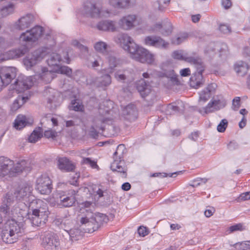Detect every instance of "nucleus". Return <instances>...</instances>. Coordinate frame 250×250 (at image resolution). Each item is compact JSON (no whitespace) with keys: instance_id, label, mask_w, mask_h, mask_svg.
<instances>
[{"instance_id":"nucleus-14","label":"nucleus","mask_w":250,"mask_h":250,"mask_svg":"<svg viewBox=\"0 0 250 250\" xmlns=\"http://www.w3.org/2000/svg\"><path fill=\"white\" fill-rule=\"evenodd\" d=\"M17 69L13 67H2L0 68V89L9 84L16 77Z\"/></svg>"},{"instance_id":"nucleus-54","label":"nucleus","mask_w":250,"mask_h":250,"mask_svg":"<svg viewBox=\"0 0 250 250\" xmlns=\"http://www.w3.org/2000/svg\"><path fill=\"white\" fill-rule=\"evenodd\" d=\"M183 109H180L178 106L174 105L173 104H169L167 108V113L170 115L173 114L175 113L179 112L182 111Z\"/></svg>"},{"instance_id":"nucleus-43","label":"nucleus","mask_w":250,"mask_h":250,"mask_svg":"<svg viewBox=\"0 0 250 250\" xmlns=\"http://www.w3.org/2000/svg\"><path fill=\"white\" fill-rule=\"evenodd\" d=\"M42 71V72L40 76L41 79L47 83L51 82L54 78L53 74L51 72V71H48L45 68H43Z\"/></svg>"},{"instance_id":"nucleus-58","label":"nucleus","mask_w":250,"mask_h":250,"mask_svg":"<svg viewBox=\"0 0 250 250\" xmlns=\"http://www.w3.org/2000/svg\"><path fill=\"white\" fill-rule=\"evenodd\" d=\"M45 121L51 122L52 123V125L54 126L57 125H58V121H57V119L53 118V117L50 118V117H43L41 121V124L42 126L43 127V125Z\"/></svg>"},{"instance_id":"nucleus-49","label":"nucleus","mask_w":250,"mask_h":250,"mask_svg":"<svg viewBox=\"0 0 250 250\" xmlns=\"http://www.w3.org/2000/svg\"><path fill=\"white\" fill-rule=\"evenodd\" d=\"M69 109L75 111L82 112L84 110V107L83 105L82 104L77 102V100H74L72 101L71 103V104L69 106Z\"/></svg>"},{"instance_id":"nucleus-31","label":"nucleus","mask_w":250,"mask_h":250,"mask_svg":"<svg viewBox=\"0 0 250 250\" xmlns=\"http://www.w3.org/2000/svg\"><path fill=\"white\" fill-rule=\"evenodd\" d=\"M136 17H123L119 21V25L124 30H129L134 26Z\"/></svg>"},{"instance_id":"nucleus-23","label":"nucleus","mask_w":250,"mask_h":250,"mask_svg":"<svg viewBox=\"0 0 250 250\" xmlns=\"http://www.w3.org/2000/svg\"><path fill=\"white\" fill-rule=\"evenodd\" d=\"M32 190V187L26 182L21 183L17 188L14 194L17 200H20L30 195Z\"/></svg>"},{"instance_id":"nucleus-9","label":"nucleus","mask_w":250,"mask_h":250,"mask_svg":"<svg viewBox=\"0 0 250 250\" xmlns=\"http://www.w3.org/2000/svg\"><path fill=\"white\" fill-rule=\"evenodd\" d=\"M35 78L33 76L27 77L24 75L19 76L14 84L11 85L12 88L18 93H21L25 90L30 89L33 85Z\"/></svg>"},{"instance_id":"nucleus-56","label":"nucleus","mask_w":250,"mask_h":250,"mask_svg":"<svg viewBox=\"0 0 250 250\" xmlns=\"http://www.w3.org/2000/svg\"><path fill=\"white\" fill-rule=\"evenodd\" d=\"M245 229L242 224L239 223L234 225L231 226L229 228L228 231L229 233L237 231H242Z\"/></svg>"},{"instance_id":"nucleus-3","label":"nucleus","mask_w":250,"mask_h":250,"mask_svg":"<svg viewBox=\"0 0 250 250\" xmlns=\"http://www.w3.org/2000/svg\"><path fill=\"white\" fill-rule=\"evenodd\" d=\"M50 42V43H47L46 46L38 48L24 58L23 62L27 69L31 68L39 63L46 55L53 50L56 42L53 39H51Z\"/></svg>"},{"instance_id":"nucleus-42","label":"nucleus","mask_w":250,"mask_h":250,"mask_svg":"<svg viewBox=\"0 0 250 250\" xmlns=\"http://www.w3.org/2000/svg\"><path fill=\"white\" fill-rule=\"evenodd\" d=\"M163 77L167 78L168 83H175L178 81L177 75L172 69L165 71L163 74Z\"/></svg>"},{"instance_id":"nucleus-18","label":"nucleus","mask_w":250,"mask_h":250,"mask_svg":"<svg viewBox=\"0 0 250 250\" xmlns=\"http://www.w3.org/2000/svg\"><path fill=\"white\" fill-rule=\"evenodd\" d=\"M47 97V102L51 104V107L53 108L58 106L61 102V94L56 89L52 88H46L44 92Z\"/></svg>"},{"instance_id":"nucleus-17","label":"nucleus","mask_w":250,"mask_h":250,"mask_svg":"<svg viewBox=\"0 0 250 250\" xmlns=\"http://www.w3.org/2000/svg\"><path fill=\"white\" fill-rule=\"evenodd\" d=\"M142 82V104L144 106L152 105L154 101V95L151 93V86L147 84L146 81Z\"/></svg>"},{"instance_id":"nucleus-12","label":"nucleus","mask_w":250,"mask_h":250,"mask_svg":"<svg viewBox=\"0 0 250 250\" xmlns=\"http://www.w3.org/2000/svg\"><path fill=\"white\" fill-rule=\"evenodd\" d=\"M41 245L45 250H57L60 246V240L53 232H47L42 238Z\"/></svg>"},{"instance_id":"nucleus-11","label":"nucleus","mask_w":250,"mask_h":250,"mask_svg":"<svg viewBox=\"0 0 250 250\" xmlns=\"http://www.w3.org/2000/svg\"><path fill=\"white\" fill-rule=\"evenodd\" d=\"M36 189L42 194H49L52 189V181L46 174H42L36 180Z\"/></svg>"},{"instance_id":"nucleus-32","label":"nucleus","mask_w":250,"mask_h":250,"mask_svg":"<svg viewBox=\"0 0 250 250\" xmlns=\"http://www.w3.org/2000/svg\"><path fill=\"white\" fill-rule=\"evenodd\" d=\"M135 0H109L110 5L117 8H125L133 4Z\"/></svg>"},{"instance_id":"nucleus-41","label":"nucleus","mask_w":250,"mask_h":250,"mask_svg":"<svg viewBox=\"0 0 250 250\" xmlns=\"http://www.w3.org/2000/svg\"><path fill=\"white\" fill-rule=\"evenodd\" d=\"M27 98L19 96L14 102L11 107L12 111L18 110L25 102Z\"/></svg>"},{"instance_id":"nucleus-20","label":"nucleus","mask_w":250,"mask_h":250,"mask_svg":"<svg viewBox=\"0 0 250 250\" xmlns=\"http://www.w3.org/2000/svg\"><path fill=\"white\" fill-rule=\"evenodd\" d=\"M14 161L3 156L0 157V176L8 175L11 177Z\"/></svg>"},{"instance_id":"nucleus-47","label":"nucleus","mask_w":250,"mask_h":250,"mask_svg":"<svg viewBox=\"0 0 250 250\" xmlns=\"http://www.w3.org/2000/svg\"><path fill=\"white\" fill-rule=\"evenodd\" d=\"M14 11V5L10 3L6 6H3L0 10V14L1 16H7L8 15L12 14Z\"/></svg>"},{"instance_id":"nucleus-64","label":"nucleus","mask_w":250,"mask_h":250,"mask_svg":"<svg viewBox=\"0 0 250 250\" xmlns=\"http://www.w3.org/2000/svg\"><path fill=\"white\" fill-rule=\"evenodd\" d=\"M43 131H44V135L47 138H53L55 137V136H56V132L52 130H44L43 129Z\"/></svg>"},{"instance_id":"nucleus-48","label":"nucleus","mask_w":250,"mask_h":250,"mask_svg":"<svg viewBox=\"0 0 250 250\" xmlns=\"http://www.w3.org/2000/svg\"><path fill=\"white\" fill-rule=\"evenodd\" d=\"M73 224L72 220L65 219L61 223L60 227L67 233L68 231H69L70 229H72L71 227L73 226Z\"/></svg>"},{"instance_id":"nucleus-36","label":"nucleus","mask_w":250,"mask_h":250,"mask_svg":"<svg viewBox=\"0 0 250 250\" xmlns=\"http://www.w3.org/2000/svg\"><path fill=\"white\" fill-rule=\"evenodd\" d=\"M13 202V198L12 195L7 193L3 200V206L1 211L5 214H10V209L11 203Z\"/></svg>"},{"instance_id":"nucleus-46","label":"nucleus","mask_w":250,"mask_h":250,"mask_svg":"<svg viewBox=\"0 0 250 250\" xmlns=\"http://www.w3.org/2000/svg\"><path fill=\"white\" fill-rule=\"evenodd\" d=\"M107 44L105 42L99 41L94 44V48L98 52L104 54L106 52Z\"/></svg>"},{"instance_id":"nucleus-30","label":"nucleus","mask_w":250,"mask_h":250,"mask_svg":"<svg viewBox=\"0 0 250 250\" xmlns=\"http://www.w3.org/2000/svg\"><path fill=\"white\" fill-rule=\"evenodd\" d=\"M105 58L108 64L107 68L108 73H112L115 68L120 66L121 63V60L112 54H107Z\"/></svg>"},{"instance_id":"nucleus-51","label":"nucleus","mask_w":250,"mask_h":250,"mask_svg":"<svg viewBox=\"0 0 250 250\" xmlns=\"http://www.w3.org/2000/svg\"><path fill=\"white\" fill-rule=\"evenodd\" d=\"M55 71L58 73L65 74L68 76H70L72 74V70L67 66H60L59 65L57 67Z\"/></svg>"},{"instance_id":"nucleus-52","label":"nucleus","mask_w":250,"mask_h":250,"mask_svg":"<svg viewBox=\"0 0 250 250\" xmlns=\"http://www.w3.org/2000/svg\"><path fill=\"white\" fill-rule=\"evenodd\" d=\"M235 248L238 250H250V241H246L236 243Z\"/></svg>"},{"instance_id":"nucleus-38","label":"nucleus","mask_w":250,"mask_h":250,"mask_svg":"<svg viewBox=\"0 0 250 250\" xmlns=\"http://www.w3.org/2000/svg\"><path fill=\"white\" fill-rule=\"evenodd\" d=\"M43 132V126L39 127L38 130H35L28 138L29 142L30 143H36L39 139L42 136Z\"/></svg>"},{"instance_id":"nucleus-37","label":"nucleus","mask_w":250,"mask_h":250,"mask_svg":"<svg viewBox=\"0 0 250 250\" xmlns=\"http://www.w3.org/2000/svg\"><path fill=\"white\" fill-rule=\"evenodd\" d=\"M62 61L60 55L56 53H52L47 60L48 64L50 66H58Z\"/></svg>"},{"instance_id":"nucleus-61","label":"nucleus","mask_w":250,"mask_h":250,"mask_svg":"<svg viewBox=\"0 0 250 250\" xmlns=\"http://www.w3.org/2000/svg\"><path fill=\"white\" fill-rule=\"evenodd\" d=\"M207 182V179L206 178H198L193 182V184L190 186L195 187L200 185L201 183H206Z\"/></svg>"},{"instance_id":"nucleus-4","label":"nucleus","mask_w":250,"mask_h":250,"mask_svg":"<svg viewBox=\"0 0 250 250\" xmlns=\"http://www.w3.org/2000/svg\"><path fill=\"white\" fill-rule=\"evenodd\" d=\"M114 41L124 50L128 51L131 54L132 59L141 62L139 47L127 34L125 33L118 34L114 38Z\"/></svg>"},{"instance_id":"nucleus-26","label":"nucleus","mask_w":250,"mask_h":250,"mask_svg":"<svg viewBox=\"0 0 250 250\" xmlns=\"http://www.w3.org/2000/svg\"><path fill=\"white\" fill-rule=\"evenodd\" d=\"M57 165L58 168L64 172L73 171L75 168V165L65 157L59 158Z\"/></svg>"},{"instance_id":"nucleus-62","label":"nucleus","mask_w":250,"mask_h":250,"mask_svg":"<svg viewBox=\"0 0 250 250\" xmlns=\"http://www.w3.org/2000/svg\"><path fill=\"white\" fill-rule=\"evenodd\" d=\"M115 78L118 81H124L126 79L125 74L121 73L120 71H117L114 74Z\"/></svg>"},{"instance_id":"nucleus-53","label":"nucleus","mask_w":250,"mask_h":250,"mask_svg":"<svg viewBox=\"0 0 250 250\" xmlns=\"http://www.w3.org/2000/svg\"><path fill=\"white\" fill-rule=\"evenodd\" d=\"M124 166V162L122 161V159H119V158L114 159L113 162L111 164L110 168L112 170H117L120 167Z\"/></svg>"},{"instance_id":"nucleus-45","label":"nucleus","mask_w":250,"mask_h":250,"mask_svg":"<svg viewBox=\"0 0 250 250\" xmlns=\"http://www.w3.org/2000/svg\"><path fill=\"white\" fill-rule=\"evenodd\" d=\"M170 0H157L154 4L156 9L159 11H163L168 5Z\"/></svg>"},{"instance_id":"nucleus-25","label":"nucleus","mask_w":250,"mask_h":250,"mask_svg":"<svg viewBox=\"0 0 250 250\" xmlns=\"http://www.w3.org/2000/svg\"><path fill=\"white\" fill-rule=\"evenodd\" d=\"M217 85L214 83L208 84L199 94V103L202 102H205L208 100L211 96L214 93Z\"/></svg>"},{"instance_id":"nucleus-40","label":"nucleus","mask_w":250,"mask_h":250,"mask_svg":"<svg viewBox=\"0 0 250 250\" xmlns=\"http://www.w3.org/2000/svg\"><path fill=\"white\" fill-rule=\"evenodd\" d=\"M69 236L70 240L73 242L80 239L82 237L81 231L78 229H70L67 233Z\"/></svg>"},{"instance_id":"nucleus-24","label":"nucleus","mask_w":250,"mask_h":250,"mask_svg":"<svg viewBox=\"0 0 250 250\" xmlns=\"http://www.w3.org/2000/svg\"><path fill=\"white\" fill-rule=\"evenodd\" d=\"M122 114L125 119L130 122L134 121L137 117L136 106L133 104H129L123 109Z\"/></svg>"},{"instance_id":"nucleus-7","label":"nucleus","mask_w":250,"mask_h":250,"mask_svg":"<svg viewBox=\"0 0 250 250\" xmlns=\"http://www.w3.org/2000/svg\"><path fill=\"white\" fill-rule=\"evenodd\" d=\"M226 105V101L224 98L221 95L217 96L206 106L199 108L198 111L203 115L207 114L222 109Z\"/></svg>"},{"instance_id":"nucleus-57","label":"nucleus","mask_w":250,"mask_h":250,"mask_svg":"<svg viewBox=\"0 0 250 250\" xmlns=\"http://www.w3.org/2000/svg\"><path fill=\"white\" fill-rule=\"evenodd\" d=\"M228 121L226 119H223L217 125V129L219 132H224L228 126Z\"/></svg>"},{"instance_id":"nucleus-10","label":"nucleus","mask_w":250,"mask_h":250,"mask_svg":"<svg viewBox=\"0 0 250 250\" xmlns=\"http://www.w3.org/2000/svg\"><path fill=\"white\" fill-rule=\"evenodd\" d=\"M44 30L42 27L37 25L30 30L22 33L20 37L21 41L26 42H34L42 36Z\"/></svg>"},{"instance_id":"nucleus-21","label":"nucleus","mask_w":250,"mask_h":250,"mask_svg":"<svg viewBox=\"0 0 250 250\" xmlns=\"http://www.w3.org/2000/svg\"><path fill=\"white\" fill-rule=\"evenodd\" d=\"M172 57L174 59L184 60L187 62L193 64L197 62L201 58L194 54L193 56L188 55V53H184L182 50H175L172 53Z\"/></svg>"},{"instance_id":"nucleus-60","label":"nucleus","mask_w":250,"mask_h":250,"mask_svg":"<svg viewBox=\"0 0 250 250\" xmlns=\"http://www.w3.org/2000/svg\"><path fill=\"white\" fill-rule=\"evenodd\" d=\"M250 199V191L246 192L241 194L237 198V200L238 202L246 201Z\"/></svg>"},{"instance_id":"nucleus-8","label":"nucleus","mask_w":250,"mask_h":250,"mask_svg":"<svg viewBox=\"0 0 250 250\" xmlns=\"http://www.w3.org/2000/svg\"><path fill=\"white\" fill-rule=\"evenodd\" d=\"M193 65H194L196 71L191 77L190 83L191 86L197 88L203 83V73L206 68V66L201 58Z\"/></svg>"},{"instance_id":"nucleus-13","label":"nucleus","mask_w":250,"mask_h":250,"mask_svg":"<svg viewBox=\"0 0 250 250\" xmlns=\"http://www.w3.org/2000/svg\"><path fill=\"white\" fill-rule=\"evenodd\" d=\"M80 13L88 16H104L101 5L91 0L83 2Z\"/></svg>"},{"instance_id":"nucleus-63","label":"nucleus","mask_w":250,"mask_h":250,"mask_svg":"<svg viewBox=\"0 0 250 250\" xmlns=\"http://www.w3.org/2000/svg\"><path fill=\"white\" fill-rule=\"evenodd\" d=\"M126 168L124 166L120 167L117 170H113V171H116L120 174L122 178H125L126 177Z\"/></svg>"},{"instance_id":"nucleus-16","label":"nucleus","mask_w":250,"mask_h":250,"mask_svg":"<svg viewBox=\"0 0 250 250\" xmlns=\"http://www.w3.org/2000/svg\"><path fill=\"white\" fill-rule=\"evenodd\" d=\"M32 169L30 163L25 160H21L18 161L16 164H13L12 171H11V177L16 176L22 172H29Z\"/></svg>"},{"instance_id":"nucleus-19","label":"nucleus","mask_w":250,"mask_h":250,"mask_svg":"<svg viewBox=\"0 0 250 250\" xmlns=\"http://www.w3.org/2000/svg\"><path fill=\"white\" fill-rule=\"evenodd\" d=\"M153 32L160 33L165 37L169 36L172 32L173 26L170 22L167 21L163 23H157L151 28Z\"/></svg>"},{"instance_id":"nucleus-5","label":"nucleus","mask_w":250,"mask_h":250,"mask_svg":"<svg viewBox=\"0 0 250 250\" xmlns=\"http://www.w3.org/2000/svg\"><path fill=\"white\" fill-rule=\"evenodd\" d=\"M113 113V111L112 110L104 109L100 107L92 120L93 125L90 127L89 135L93 138L97 137L98 132L95 127L99 129L103 130V124L106 123L107 122L113 120L114 118Z\"/></svg>"},{"instance_id":"nucleus-55","label":"nucleus","mask_w":250,"mask_h":250,"mask_svg":"<svg viewBox=\"0 0 250 250\" xmlns=\"http://www.w3.org/2000/svg\"><path fill=\"white\" fill-rule=\"evenodd\" d=\"M82 163L84 165H89L93 168L98 167L97 162L90 158H83Z\"/></svg>"},{"instance_id":"nucleus-29","label":"nucleus","mask_w":250,"mask_h":250,"mask_svg":"<svg viewBox=\"0 0 250 250\" xmlns=\"http://www.w3.org/2000/svg\"><path fill=\"white\" fill-rule=\"evenodd\" d=\"M29 51V48L26 44H22L18 48L9 50L7 54L9 59L21 57Z\"/></svg>"},{"instance_id":"nucleus-15","label":"nucleus","mask_w":250,"mask_h":250,"mask_svg":"<svg viewBox=\"0 0 250 250\" xmlns=\"http://www.w3.org/2000/svg\"><path fill=\"white\" fill-rule=\"evenodd\" d=\"M144 43L146 45L152 46L158 49H167L169 46V43L165 41L160 36H148L144 39Z\"/></svg>"},{"instance_id":"nucleus-27","label":"nucleus","mask_w":250,"mask_h":250,"mask_svg":"<svg viewBox=\"0 0 250 250\" xmlns=\"http://www.w3.org/2000/svg\"><path fill=\"white\" fill-rule=\"evenodd\" d=\"M96 28L101 31L114 32L116 30V23L113 21L103 20L98 22Z\"/></svg>"},{"instance_id":"nucleus-44","label":"nucleus","mask_w":250,"mask_h":250,"mask_svg":"<svg viewBox=\"0 0 250 250\" xmlns=\"http://www.w3.org/2000/svg\"><path fill=\"white\" fill-rule=\"evenodd\" d=\"M126 152V149L125 147V146L124 144L119 145L117 147L116 151L113 154V159L115 158H119V159H121L123 158V156L124 154Z\"/></svg>"},{"instance_id":"nucleus-33","label":"nucleus","mask_w":250,"mask_h":250,"mask_svg":"<svg viewBox=\"0 0 250 250\" xmlns=\"http://www.w3.org/2000/svg\"><path fill=\"white\" fill-rule=\"evenodd\" d=\"M32 22L30 17H21L14 25L15 29L24 30L29 27Z\"/></svg>"},{"instance_id":"nucleus-1","label":"nucleus","mask_w":250,"mask_h":250,"mask_svg":"<svg viewBox=\"0 0 250 250\" xmlns=\"http://www.w3.org/2000/svg\"><path fill=\"white\" fill-rule=\"evenodd\" d=\"M24 232L23 223L12 218L7 221L2 229L1 239L5 243L13 244L16 242Z\"/></svg>"},{"instance_id":"nucleus-6","label":"nucleus","mask_w":250,"mask_h":250,"mask_svg":"<svg viewBox=\"0 0 250 250\" xmlns=\"http://www.w3.org/2000/svg\"><path fill=\"white\" fill-rule=\"evenodd\" d=\"M107 216L102 213L94 215L92 212L82 216L80 218V223L84 226L83 229L88 233H92L97 230L103 223H106Z\"/></svg>"},{"instance_id":"nucleus-22","label":"nucleus","mask_w":250,"mask_h":250,"mask_svg":"<svg viewBox=\"0 0 250 250\" xmlns=\"http://www.w3.org/2000/svg\"><path fill=\"white\" fill-rule=\"evenodd\" d=\"M77 191L70 189L66 193L60 196V204L64 207L73 206L76 201V195Z\"/></svg>"},{"instance_id":"nucleus-39","label":"nucleus","mask_w":250,"mask_h":250,"mask_svg":"<svg viewBox=\"0 0 250 250\" xmlns=\"http://www.w3.org/2000/svg\"><path fill=\"white\" fill-rule=\"evenodd\" d=\"M188 37V35L187 33H180L175 37H173L171 40V43L174 45H178L182 42L186 41Z\"/></svg>"},{"instance_id":"nucleus-34","label":"nucleus","mask_w":250,"mask_h":250,"mask_svg":"<svg viewBox=\"0 0 250 250\" xmlns=\"http://www.w3.org/2000/svg\"><path fill=\"white\" fill-rule=\"evenodd\" d=\"M142 62L149 64H155V56L148 50L142 47Z\"/></svg>"},{"instance_id":"nucleus-59","label":"nucleus","mask_w":250,"mask_h":250,"mask_svg":"<svg viewBox=\"0 0 250 250\" xmlns=\"http://www.w3.org/2000/svg\"><path fill=\"white\" fill-rule=\"evenodd\" d=\"M219 30L223 34H229L230 32V27L226 24H220L219 27Z\"/></svg>"},{"instance_id":"nucleus-2","label":"nucleus","mask_w":250,"mask_h":250,"mask_svg":"<svg viewBox=\"0 0 250 250\" xmlns=\"http://www.w3.org/2000/svg\"><path fill=\"white\" fill-rule=\"evenodd\" d=\"M29 208L32 213L28 215V219L33 226H39L45 223L48 214L46 203L40 199L33 200Z\"/></svg>"},{"instance_id":"nucleus-28","label":"nucleus","mask_w":250,"mask_h":250,"mask_svg":"<svg viewBox=\"0 0 250 250\" xmlns=\"http://www.w3.org/2000/svg\"><path fill=\"white\" fill-rule=\"evenodd\" d=\"M33 120L23 115H19L14 123V127L17 130H20L27 125L33 123Z\"/></svg>"},{"instance_id":"nucleus-50","label":"nucleus","mask_w":250,"mask_h":250,"mask_svg":"<svg viewBox=\"0 0 250 250\" xmlns=\"http://www.w3.org/2000/svg\"><path fill=\"white\" fill-rule=\"evenodd\" d=\"M98 82L101 86H106L111 83V78L109 74H105L99 78Z\"/></svg>"},{"instance_id":"nucleus-35","label":"nucleus","mask_w":250,"mask_h":250,"mask_svg":"<svg viewBox=\"0 0 250 250\" xmlns=\"http://www.w3.org/2000/svg\"><path fill=\"white\" fill-rule=\"evenodd\" d=\"M234 69L238 75L242 76L247 73L249 70V66L244 62L239 61L234 64Z\"/></svg>"}]
</instances>
